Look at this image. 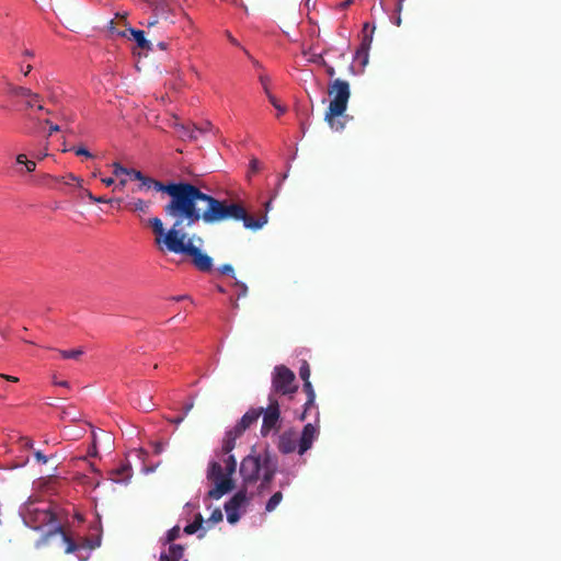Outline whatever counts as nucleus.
Returning a JSON list of instances; mask_svg holds the SVG:
<instances>
[{
    "label": "nucleus",
    "mask_w": 561,
    "mask_h": 561,
    "mask_svg": "<svg viewBox=\"0 0 561 561\" xmlns=\"http://www.w3.org/2000/svg\"><path fill=\"white\" fill-rule=\"evenodd\" d=\"M47 148H48V141H46V144H45L44 151H43V152H39V153L36 156V158H37L38 160H43L44 158H46V157L48 156V153H47Z\"/></svg>",
    "instance_id": "obj_44"
},
{
    "label": "nucleus",
    "mask_w": 561,
    "mask_h": 561,
    "mask_svg": "<svg viewBox=\"0 0 561 561\" xmlns=\"http://www.w3.org/2000/svg\"><path fill=\"white\" fill-rule=\"evenodd\" d=\"M56 181L64 182L66 185H71L72 183H77L79 186L81 185L82 180L76 176L72 173H68L62 178H55Z\"/></svg>",
    "instance_id": "obj_25"
},
{
    "label": "nucleus",
    "mask_w": 561,
    "mask_h": 561,
    "mask_svg": "<svg viewBox=\"0 0 561 561\" xmlns=\"http://www.w3.org/2000/svg\"><path fill=\"white\" fill-rule=\"evenodd\" d=\"M170 23L167 18L159 20L157 18L148 20L146 26L148 28L147 35L150 36L153 41H156V34L153 33V28H167L170 26Z\"/></svg>",
    "instance_id": "obj_17"
},
{
    "label": "nucleus",
    "mask_w": 561,
    "mask_h": 561,
    "mask_svg": "<svg viewBox=\"0 0 561 561\" xmlns=\"http://www.w3.org/2000/svg\"><path fill=\"white\" fill-rule=\"evenodd\" d=\"M26 161H27V158H26V156L24 153H20V154L16 156V163L18 164H24L25 165Z\"/></svg>",
    "instance_id": "obj_43"
},
{
    "label": "nucleus",
    "mask_w": 561,
    "mask_h": 561,
    "mask_svg": "<svg viewBox=\"0 0 561 561\" xmlns=\"http://www.w3.org/2000/svg\"><path fill=\"white\" fill-rule=\"evenodd\" d=\"M260 170H261V162L256 158L251 159V161H250V172L251 173H256Z\"/></svg>",
    "instance_id": "obj_35"
},
{
    "label": "nucleus",
    "mask_w": 561,
    "mask_h": 561,
    "mask_svg": "<svg viewBox=\"0 0 561 561\" xmlns=\"http://www.w3.org/2000/svg\"><path fill=\"white\" fill-rule=\"evenodd\" d=\"M84 193H85V196H87L90 201H92V202H94V203H111V202H112V199L105 198V197H103V196H99V197H98V196H94V195H93L90 191H88V190H85V192H84Z\"/></svg>",
    "instance_id": "obj_30"
},
{
    "label": "nucleus",
    "mask_w": 561,
    "mask_h": 561,
    "mask_svg": "<svg viewBox=\"0 0 561 561\" xmlns=\"http://www.w3.org/2000/svg\"><path fill=\"white\" fill-rule=\"evenodd\" d=\"M151 203L149 201H144L137 198L128 204V207L131 211H138L142 214H147L150 209Z\"/></svg>",
    "instance_id": "obj_19"
},
{
    "label": "nucleus",
    "mask_w": 561,
    "mask_h": 561,
    "mask_svg": "<svg viewBox=\"0 0 561 561\" xmlns=\"http://www.w3.org/2000/svg\"><path fill=\"white\" fill-rule=\"evenodd\" d=\"M204 207L197 206L196 217L185 219L182 216L173 221L171 228L165 231L162 220L153 217L148 220L154 234V242L161 251H169L175 254H184L192 259L193 265L201 272H210L213 270V259L203 253L198 247L193 243L184 231L185 228L193 227L199 220L207 225H214L226 220L242 221L244 228L259 230L267 222V216L263 215L254 219L247 208L240 202L217 199L214 196L207 197L202 202Z\"/></svg>",
    "instance_id": "obj_1"
},
{
    "label": "nucleus",
    "mask_w": 561,
    "mask_h": 561,
    "mask_svg": "<svg viewBox=\"0 0 561 561\" xmlns=\"http://www.w3.org/2000/svg\"><path fill=\"white\" fill-rule=\"evenodd\" d=\"M7 90H8V93L15 95V96H22L24 99L31 98L32 100L38 99V93L33 92L28 88L14 85L10 82L7 83Z\"/></svg>",
    "instance_id": "obj_14"
},
{
    "label": "nucleus",
    "mask_w": 561,
    "mask_h": 561,
    "mask_svg": "<svg viewBox=\"0 0 561 561\" xmlns=\"http://www.w3.org/2000/svg\"><path fill=\"white\" fill-rule=\"evenodd\" d=\"M43 123L49 126L48 137H50L54 133L60 130V126L57 124H53L51 121L48 118L44 119Z\"/></svg>",
    "instance_id": "obj_33"
},
{
    "label": "nucleus",
    "mask_w": 561,
    "mask_h": 561,
    "mask_svg": "<svg viewBox=\"0 0 561 561\" xmlns=\"http://www.w3.org/2000/svg\"><path fill=\"white\" fill-rule=\"evenodd\" d=\"M24 54H25L26 56H28V57H33V56H34V55H33V53H32V51H30V50H25V53H24Z\"/></svg>",
    "instance_id": "obj_61"
},
{
    "label": "nucleus",
    "mask_w": 561,
    "mask_h": 561,
    "mask_svg": "<svg viewBox=\"0 0 561 561\" xmlns=\"http://www.w3.org/2000/svg\"><path fill=\"white\" fill-rule=\"evenodd\" d=\"M241 435L242 434L237 432V428L234 427L229 430L225 435L220 451L222 456H226L222 459L225 469L218 461L213 460L209 462L207 479L215 485L208 491V497L219 500L234 489L232 474L237 469V460L233 455H230V453L234 449L236 442Z\"/></svg>",
    "instance_id": "obj_4"
},
{
    "label": "nucleus",
    "mask_w": 561,
    "mask_h": 561,
    "mask_svg": "<svg viewBox=\"0 0 561 561\" xmlns=\"http://www.w3.org/2000/svg\"><path fill=\"white\" fill-rule=\"evenodd\" d=\"M234 286L238 287L239 290H240L238 293V299L242 298V297H245L248 295V286L243 282H240V280L236 279Z\"/></svg>",
    "instance_id": "obj_32"
},
{
    "label": "nucleus",
    "mask_w": 561,
    "mask_h": 561,
    "mask_svg": "<svg viewBox=\"0 0 561 561\" xmlns=\"http://www.w3.org/2000/svg\"><path fill=\"white\" fill-rule=\"evenodd\" d=\"M220 274L229 275L236 280V273L231 264H224L218 268Z\"/></svg>",
    "instance_id": "obj_28"
},
{
    "label": "nucleus",
    "mask_w": 561,
    "mask_h": 561,
    "mask_svg": "<svg viewBox=\"0 0 561 561\" xmlns=\"http://www.w3.org/2000/svg\"><path fill=\"white\" fill-rule=\"evenodd\" d=\"M127 184V180L126 179H121L119 182L115 185L114 190L116 191H123L124 187L126 186Z\"/></svg>",
    "instance_id": "obj_42"
},
{
    "label": "nucleus",
    "mask_w": 561,
    "mask_h": 561,
    "mask_svg": "<svg viewBox=\"0 0 561 561\" xmlns=\"http://www.w3.org/2000/svg\"><path fill=\"white\" fill-rule=\"evenodd\" d=\"M355 60L359 61L360 65H362V60H364V55L363 54L360 56L358 55V48L356 49V53H355Z\"/></svg>",
    "instance_id": "obj_52"
},
{
    "label": "nucleus",
    "mask_w": 561,
    "mask_h": 561,
    "mask_svg": "<svg viewBox=\"0 0 561 561\" xmlns=\"http://www.w3.org/2000/svg\"><path fill=\"white\" fill-rule=\"evenodd\" d=\"M34 456L38 462L46 463L48 461L47 457L39 450H36Z\"/></svg>",
    "instance_id": "obj_39"
},
{
    "label": "nucleus",
    "mask_w": 561,
    "mask_h": 561,
    "mask_svg": "<svg viewBox=\"0 0 561 561\" xmlns=\"http://www.w3.org/2000/svg\"><path fill=\"white\" fill-rule=\"evenodd\" d=\"M228 37L232 44L238 45V42L230 34L228 35Z\"/></svg>",
    "instance_id": "obj_59"
},
{
    "label": "nucleus",
    "mask_w": 561,
    "mask_h": 561,
    "mask_svg": "<svg viewBox=\"0 0 561 561\" xmlns=\"http://www.w3.org/2000/svg\"><path fill=\"white\" fill-rule=\"evenodd\" d=\"M21 442H22V445H23L24 447H26V448H32V446H33V442H32V439H30L28 437H23V438L21 439Z\"/></svg>",
    "instance_id": "obj_45"
},
{
    "label": "nucleus",
    "mask_w": 561,
    "mask_h": 561,
    "mask_svg": "<svg viewBox=\"0 0 561 561\" xmlns=\"http://www.w3.org/2000/svg\"><path fill=\"white\" fill-rule=\"evenodd\" d=\"M368 26H369V24H368V23H365V24H364V30H363V31H364V32H366V31H367V28H368Z\"/></svg>",
    "instance_id": "obj_63"
},
{
    "label": "nucleus",
    "mask_w": 561,
    "mask_h": 561,
    "mask_svg": "<svg viewBox=\"0 0 561 561\" xmlns=\"http://www.w3.org/2000/svg\"><path fill=\"white\" fill-rule=\"evenodd\" d=\"M263 421L261 425V436L267 437L271 433H277L280 430L282 417L278 400L271 393L268 396V404L263 408Z\"/></svg>",
    "instance_id": "obj_6"
},
{
    "label": "nucleus",
    "mask_w": 561,
    "mask_h": 561,
    "mask_svg": "<svg viewBox=\"0 0 561 561\" xmlns=\"http://www.w3.org/2000/svg\"><path fill=\"white\" fill-rule=\"evenodd\" d=\"M299 376L304 381L302 389L307 396L306 402L304 403V412L300 415V420L306 419L307 412L314 407L316 403V392L314 389L309 380L310 378V366L307 360H302L301 365L299 367Z\"/></svg>",
    "instance_id": "obj_8"
},
{
    "label": "nucleus",
    "mask_w": 561,
    "mask_h": 561,
    "mask_svg": "<svg viewBox=\"0 0 561 561\" xmlns=\"http://www.w3.org/2000/svg\"><path fill=\"white\" fill-rule=\"evenodd\" d=\"M25 168L27 172H33L36 169V163L32 160H27L25 163Z\"/></svg>",
    "instance_id": "obj_41"
},
{
    "label": "nucleus",
    "mask_w": 561,
    "mask_h": 561,
    "mask_svg": "<svg viewBox=\"0 0 561 561\" xmlns=\"http://www.w3.org/2000/svg\"><path fill=\"white\" fill-rule=\"evenodd\" d=\"M277 459L268 450L262 454L251 453L244 457L240 463V474L243 480L244 488L239 490L228 502L225 504L227 513V520L234 524L239 520V508L247 502V486L261 481L257 490L259 492L265 491L273 481L277 471Z\"/></svg>",
    "instance_id": "obj_2"
},
{
    "label": "nucleus",
    "mask_w": 561,
    "mask_h": 561,
    "mask_svg": "<svg viewBox=\"0 0 561 561\" xmlns=\"http://www.w3.org/2000/svg\"><path fill=\"white\" fill-rule=\"evenodd\" d=\"M31 70H32V66L27 65L26 68H23L22 71H23L24 76H27L31 72Z\"/></svg>",
    "instance_id": "obj_54"
},
{
    "label": "nucleus",
    "mask_w": 561,
    "mask_h": 561,
    "mask_svg": "<svg viewBox=\"0 0 561 561\" xmlns=\"http://www.w3.org/2000/svg\"><path fill=\"white\" fill-rule=\"evenodd\" d=\"M126 175H128L131 180H139L142 178V173L135 169H128Z\"/></svg>",
    "instance_id": "obj_36"
},
{
    "label": "nucleus",
    "mask_w": 561,
    "mask_h": 561,
    "mask_svg": "<svg viewBox=\"0 0 561 561\" xmlns=\"http://www.w3.org/2000/svg\"><path fill=\"white\" fill-rule=\"evenodd\" d=\"M262 413L263 408H251L243 414V416L233 427L237 428V432L243 434L248 428L257 422Z\"/></svg>",
    "instance_id": "obj_12"
},
{
    "label": "nucleus",
    "mask_w": 561,
    "mask_h": 561,
    "mask_svg": "<svg viewBox=\"0 0 561 561\" xmlns=\"http://www.w3.org/2000/svg\"><path fill=\"white\" fill-rule=\"evenodd\" d=\"M217 289H218V291H220V293H225V289H224L221 286H218V287H217Z\"/></svg>",
    "instance_id": "obj_62"
},
{
    "label": "nucleus",
    "mask_w": 561,
    "mask_h": 561,
    "mask_svg": "<svg viewBox=\"0 0 561 561\" xmlns=\"http://www.w3.org/2000/svg\"><path fill=\"white\" fill-rule=\"evenodd\" d=\"M321 66L325 68V72L330 78H334L335 69L333 66L329 65L325 59H321Z\"/></svg>",
    "instance_id": "obj_34"
},
{
    "label": "nucleus",
    "mask_w": 561,
    "mask_h": 561,
    "mask_svg": "<svg viewBox=\"0 0 561 561\" xmlns=\"http://www.w3.org/2000/svg\"><path fill=\"white\" fill-rule=\"evenodd\" d=\"M138 181L140 182L139 191L153 188L170 196V201L163 206V211L173 221L181 216L185 219L196 217L198 203L210 196L188 182H170L165 184L144 174Z\"/></svg>",
    "instance_id": "obj_3"
},
{
    "label": "nucleus",
    "mask_w": 561,
    "mask_h": 561,
    "mask_svg": "<svg viewBox=\"0 0 561 561\" xmlns=\"http://www.w3.org/2000/svg\"><path fill=\"white\" fill-rule=\"evenodd\" d=\"M158 47L161 48V49H165L167 48V44L164 42H159L158 43Z\"/></svg>",
    "instance_id": "obj_58"
},
{
    "label": "nucleus",
    "mask_w": 561,
    "mask_h": 561,
    "mask_svg": "<svg viewBox=\"0 0 561 561\" xmlns=\"http://www.w3.org/2000/svg\"><path fill=\"white\" fill-rule=\"evenodd\" d=\"M160 30L161 28H153V33L156 34V39L158 38V36L160 35Z\"/></svg>",
    "instance_id": "obj_60"
},
{
    "label": "nucleus",
    "mask_w": 561,
    "mask_h": 561,
    "mask_svg": "<svg viewBox=\"0 0 561 561\" xmlns=\"http://www.w3.org/2000/svg\"><path fill=\"white\" fill-rule=\"evenodd\" d=\"M27 119H30L31 122H34L35 124H41L42 121L39 118H37L36 116H34L32 113L27 114Z\"/></svg>",
    "instance_id": "obj_47"
},
{
    "label": "nucleus",
    "mask_w": 561,
    "mask_h": 561,
    "mask_svg": "<svg viewBox=\"0 0 561 561\" xmlns=\"http://www.w3.org/2000/svg\"><path fill=\"white\" fill-rule=\"evenodd\" d=\"M195 127V134L198 136V134H205L213 128V125L210 122H205L201 126L194 125Z\"/></svg>",
    "instance_id": "obj_31"
},
{
    "label": "nucleus",
    "mask_w": 561,
    "mask_h": 561,
    "mask_svg": "<svg viewBox=\"0 0 561 561\" xmlns=\"http://www.w3.org/2000/svg\"><path fill=\"white\" fill-rule=\"evenodd\" d=\"M139 407L145 411H151L153 403L151 402V397H148V399L142 403L139 402Z\"/></svg>",
    "instance_id": "obj_37"
},
{
    "label": "nucleus",
    "mask_w": 561,
    "mask_h": 561,
    "mask_svg": "<svg viewBox=\"0 0 561 561\" xmlns=\"http://www.w3.org/2000/svg\"><path fill=\"white\" fill-rule=\"evenodd\" d=\"M0 378L4 379L7 381H10V382H18L19 381L18 377H14V376H11V375H5V374H0Z\"/></svg>",
    "instance_id": "obj_40"
},
{
    "label": "nucleus",
    "mask_w": 561,
    "mask_h": 561,
    "mask_svg": "<svg viewBox=\"0 0 561 561\" xmlns=\"http://www.w3.org/2000/svg\"><path fill=\"white\" fill-rule=\"evenodd\" d=\"M203 522H204V518H203L202 514H197L195 516L194 522L184 527V533L187 535L195 534L199 528H202Z\"/></svg>",
    "instance_id": "obj_20"
},
{
    "label": "nucleus",
    "mask_w": 561,
    "mask_h": 561,
    "mask_svg": "<svg viewBox=\"0 0 561 561\" xmlns=\"http://www.w3.org/2000/svg\"><path fill=\"white\" fill-rule=\"evenodd\" d=\"M222 513H221V510L220 508H215L213 512H211V515L210 517L208 518V523H210L211 525H215L219 522L222 520Z\"/></svg>",
    "instance_id": "obj_27"
},
{
    "label": "nucleus",
    "mask_w": 561,
    "mask_h": 561,
    "mask_svg": "<svg viewBox=\"0 0 561 561\" xmlns=\"http://www.w3.org/2000/svg\"><path fill=\"white\" fill-rule=\"evenodd\" d=\"M402 2H403V0H398V3H397V11L398 12H401V10H402Z\"/></svg>",
    "instance_id": "obj_56"
},
{
    "label": "nucleus",
    "mask_w": 561,
    "mask_h": 561,
    "mask_svg": "<svg viewBox=\"0 0 561 561\" xmlns=\"http://www.w3.org/2000/svg\"><path fill=\"white\" fill-rule=\"evenodd\" d=\"M321 59H324L322 54L317 55V56L313 58V61H314V62H317V64H319V65H321Z\"/></svg>",
    "instance_id": "obj_53"
},
{
    "label": "nucleus",
    "mask_w": 561,
    "mask_h": 561,
    "mask_svg": "<svg viewBox=\"0 0 561 561\" xmlns=\"http://www.w3.org/2000/svg\"><path fill=\"white\" fill-rule=\"evenodd\" d=\"M75 153H76L77 156H84V157H88V158H91V157H92L91 152H90V151H88V150H87L85 148H83V147H80V148L75 149Z\"/></svg>",
    "instance_id": "obj_38"
},
{
    "label": "nucleus",
    "mask_w": 561,
    "mask_h": 561,
    "mask_svg": "<svg viewBox=\"0 0 561 561\" xmlns=\"http://www.w3.org/2000/svg\"><path fill=\"white\" fill-rule=\"evenodd\" d=\"M374 30L375 28H373L369 34H367V33L364 34L360 45L358 47V55L359 56L362 54L364 55V60H362V67H366L369 61V49H370V46L373 43Z\"/></svg>",
    "instance_id": "obj_13"
},
{
    "label": "nucleus",
    "mask_w": 561,
    "mask_h": 561,
    "mask_svg": "<svg viewBox=\"0 0 561 561\" xmlns=\"http://www.w3.org/2000/svg\"><path fill=\"white\" fill-rule=\"evenodd\" d=\"M174 129L182 139L197 140L198 136L195 134L194 125H184L182 123H175Z\"/></svg>",
    "instance_id": "obj_15"
},
{
    "label": "nucleus",
    "mask_w": 561,
    "mask_h": 561,
    "mask_svg": "<svg viewBox=\"0 0 561 561\" xmlns=\"http://www.w3.org/2000/svg\"><path fill=\"white\" fill-rule=\"evenodd\" d=\"M59 353L62 356V358H65V359H78L83 354V350H81V348L69 350V351L60 350Z\"/></svg>",
    "instance_id": "obj_24"
},
{
    "label": "nucleus",
    "mask_w": 561,
    "mask_h": 561,
    "mask_svg": "<svg viewBox=\"0 0 561 561\" xmlns=\"http://www.w3.org/2000/svg\"><path fill=\"white\" fill-rule=\"evenodd\" d=\"M265 93H266L271 104L277 110L278 115H282V114L286 113L287 107L282 105V104H279L277 99L270 92V90L266 87H265Z\"/></svg>",
    "instance_id": "obj_23"
},
{
    "label": "nucleus",
    "mask_w": 561,
    "mask_h": 561,
    "mask_svg": "<svg viewBox=\"0 0 561 561\" xmlns=\"http://www.w3.org/2000/svg\"><path fill=\"white\" fill-rule=\"evenodd\" d=\"M110 31L112 34H116L117 36H121V37H126L127 34L129 33L134 41L137 43V45L141 48V49H147V50H152V38L151 39H147L146 37V32L145 31H140V30H135L133 27H125L124 30H121L118 27H116V24L114 21H111L110 22Z\"/></svg>",
    "instance_id": "obj_9"
},
{
    "label": "nucleus",
    "mask_w": 561,
    "mask_h": 561,
    "mask_svg": "<svg viewBox=\"0 0 561 561\" xmlns=\"http://www.w3.org/2000/svg\"><path fill=\"white\" fill-rule=\"evenodd\" d=\"M54 383L57 385V386L69 388L68 381H57V380H54Z\"/></svg>",
    "instance_id": "obj_50"
},
{
    "label": "nucleus",
    "mask_w": 561,
    "mask_h": 561,
    "mask_svg": "<svg viewBox=\"0 0 561 561\" xmlns=\"http://www.w3.org/2000/svg\"><path fill=\"white\" fill-rule=\"evenodd\" d=\"M328 94L331 101L325 111L324 121L331 129L342 131L347 119V115H344V113L351 98L350 83L339 78L333 79L328 85Z\"/></svg>",
    "instance_id": "obj_5"
},
{
    "label": "nucleus",
    "mask_w": 561,
    "mask_h": 561,
    "mask_svg": "<svg viewBox=\"0 0 561 561\" xmlns=\"http://www.w3.org/2000/svg\"><path fill=\"white\" fill-rule=\"evenodd\" d=\"M298 443L297 432L290 428L278 436L277 448L282 454L287 455L294 453L298 448Z\"/></svg>",
    "instance_id": "obj_11"
},
{
    "label": "nucleus",
    "mask_w": 561,
    "mask_h": 561,
    "mask_svg": "<svg viewBox=\"0 0 561 561\" xmlns=\"http://www.w3.org/2000/svg\"><path fill=\"white\" fill-rule=\"evenodd\" d=\"M297 385H295V374L284 365L276 366L272 377V393H280L283 396H290L297 392Z\"/></svg>",
    "instance_id": "obj_7"
},
{
    "label": "nucleus",
    "mask_w": 561,
    "mask_h": 561,
    "mask_svg": "<svg viewBox=\"0 0 561 561\" xmlns=\"http://www.w3.org/2000/svg\"><path fill=\"white\" fill-rule=\"evenodd\" d=\"M348 69H350V71H351L352 73H354V66H353V65H350Z\"/></svg>",
    "instance_id": "obj_64"
},
{
    "label": "nucleus",
    "mask_w": 561,
    "mask_h": 561,
    "mask_svg": "<svg viewBox=\"0 0 561 561\" xmlns=\"http://www.w3.org/2000/svg\"><path fill=\"white\" fill-rule=\"evenodd\" d=\"M184 414L182 416H178V417H174V419H171L170 422L174 423V424H180L181 422H183L184 420Z\"/></svg>",
    "instance_id": "obj_48"
},
{
    "label": "nucleus",
    "mask_w": 561,
    "mask_h": 561,
    "mask_svg": "<svg viewBox=\"0 0 561 561\" xmlns=\"http://www.w3.org/2000/svg\"><path fill=\"white\" fill-rule=\"evenodd\" d=\"M113 167V174L117 178H119L121 175H126L127 173V168L123 167L119 162H114L112 164Z\"/></svg>",
    "instance_id": "obj_29"
},
{
    "label": "nucleus",
    "mask_w": 561,
    "mask_h": 561,
    "mask_svg": "<svg viewBox=\"0 0 561 561\" xmlns=\"http://www.w3.org/2000/svg\"><path fill=\"white\" fill-rule=\"evenodd\" d=\"M352 2H353L352 0H346V1H344L343 3H341V8L345 9V8H347L348 5H351V4H352Z\"/></svg>",
    "instance_id": "obj_55"
},
{
    "label": "nucleus",
    "mask_w": 561,
    "mask_h": 561,
    "mask_svg": "<svg viewBox=\"0 0 561 561\" xmlns=\"http://www.w3.org/2000/svg\"><path fill=\"white\" fill-rule=\"evenodd\" d=\"M260 81H261L264 90H265V87L268 89V87H267V78L261 76L260 77Z\"/></svg>",
    "instance_id": "obj_51"
},
{
    "label": "nucleus",
    "mask_w": 561,
    "mask_h": 561,
    "mask_svg": "<svg viewBox=\"0 0 561 561\" xmlns=\"http://www.w3.org/2000/svg\"><path fill=\"white\" fill-rule=\"evenodd\" d=\"M187 296H175V297H172L173 300L175 301H180V300H183V299H186Z\"/></svg>",
    "instance_id": "obj_57"
},
{
    "label": "nucleus",
    "mask_w": 561,
    "mask_h": 561,
    "mask_svg": "<svg viewBox=\"0 0 561 561\" xmlns=\"http://www.w3.org/2000/svg\"><path fill=\"white\" fill-rule=\"evenodd\" d=\"M319 435V426L308 423L304 426L302 432L298 438V454L304 455L312 446L313 440Z\"/></svg>",
    "instance_id": "obj_10"
},
{
    "label": "nucleus",
    "mask_w": 561,
    "mask_h": 561,
    "mask_svg": "<svg viewBox=\"0 0 561 561\" xmlns=\"http://www.w3.org/2000/svg\"><path fill=\"white\" fill-rule=\"evenodd\" d=\"M180 533H181V529L179 526H174L172 527L168 533H167V542L169 543H172L174 540H176L179 537H180Z\"/></svg>",
    "instance_id": "obj_26"
},
{
    "label": "nucleus",
    "mask_w": 561,
    "mask_h": 561,
    "mask_svg": "<svg viewBox=\"0 0 561 561\" xmlns=\"http://www.w3.org/2000/svg\"><path fill=\"white\" fill-rule=\"evenodd\" d=\"M184 554V546L171 543L168 553H164L168 561H180Z\"/></svg>",
    "instance_id": "obj_18"
},
{
    "label": "nucleus",
    "mask_w": 561,
    "mask_h": 561,
    "mask_svg": "<svg viewBox=\"0 0 561 561\" xmlns=\"http://www.w3.org/2000/svg\"><path fill=\"white\" fill-rule=\"evenodd\" d=\"M193 405V402H190L184 407V416L187 415V413L192 410Z\"/></svg>",
    "instance_id": "obj_49"
},
{
    "label": "nucleus",
    "mask_w": 561,
    "mask_h": 561,
    "mask_svg": "<svg viewBox=\"0 0 561 561\" xmlns=\"http://www.w3.org/2000/svg\"><path fill=\"white\" fill-rule=\"evenodd\" d=\"M282 500H283V493L280 491L275 492L267 501V503L265 505V511L268 513L273 512L279 505Z\"/></svg>",
    "instance_id": "obj_21"
},
{
    "label": "nucleus",
    "mask_w": 561,
    "mask_h": 561,
    "mask_svg": "<svg viewBox=\"0 0 561 561\" xmlns=\"http://www.w3.org/2000/svg\"><path fill=\"white\" fill-rule=\"evenodd\" d=\"M112 480L115 482H126L131 477V467L129 463H123L112 471Z\"/></svg>",
    "instance_id": "obj_16"
},
{
    "label": "nucleus",
    "mask_w": 561,
    "mask_h": 561,
    "mask_svg": "<svg viewBox=\"0 0 561 561\" xmlns=\"http://www.w3.org/2000/svg\"><path fill=\"white\" fill-rule=\"evenodd\" d=\"M25 107L30 111H44L45 107L42 104V96L38 94L37 100H32L31 98L25 99Z\"/></svg>",
    "instance_id": "obj_22"
},
{
    "label": "nucleus",
    "mask_w": 561,
    "mask_h": 561,
    "mask_svg": "<svg viewBox=\"0 0 561 561\" xmlns=\"http://www.w3.org/2000/svg\"><path fill=\"white\" fill-rule=\"evenodd\" d=\"M102 183H104L106 186H111L115 183L114 179L113 178H103L102 180Z\"/></svg>",
    "instance_id": "obj_46"
}]
</instances>
